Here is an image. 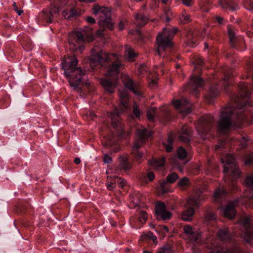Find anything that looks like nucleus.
<instances>
[{
  "label": "nucleus",
  "mask_w": 253,
  "mask_h": 253,
  "mask_svg": "<svg viewBox=\"0 0 253 253\" xmlns=\"http://www.w3.org/2000/svg\"><path fill=\"white\" fill-rule=\"evenodd\" d=\"M12 6L13 7V9L17 13L18 15H21L23 13V11L20 9H19L18 6L16 5V3L15 2H13L12 4Z\"/></svg>",
  "instance_id": "52"
},
{
  "label": "nucleus",
  "mask_w": 253,
  "mask_h": 253,
  "mask_svg": "<svg viewBox=\"0 0 253 253\" xmlns=\"http://www.w3.org/2000/svg\"><path fill=\"white\" fill-rule=\"evenodd\" d=\"M155 230L159 234H162V235L165 236L166 233L169 232V228L166 225L159 226L157 227Z\"/></svg>",
  "instance_id": "37"
},
{
  "label": "nucleus",
  "mask_w": 253,
  "mask_h": 253,
  "mask_svg": "<svg viewBox=\"0 0 253 253\" xmlns=\"http://www.w3.org/2000/svg\"><path fill=\"white\" fill-rule=\"evenodd\" d=\"M190 185V182L188 178L183 177L180 179L177 183V186L180 188H185Z\"/></svg>",
  "instance_id": "34"
},
{
  "label": "nucleus",
  "mask_w": 253,
  "mask_h": 253,
  "mask_svg": "<svg viewBox=\"0 0 253 253\" xmlns=\"http://www.w3.org/2000/svg\"><path fill=\"white\" fill-rule=\"evenodd\" d=\"M119 164L117 170H121L125 172L128 171L131 165L126 156H121L119 158Z\"/></svg>",
  "instance_id": "22"
},
{
  "label": "nucleus",
  "mask_w": 253,
  "mask_h": 253,
  "mask_svg": "<svg viewBox=\"0 0 253 253\" xmlns=\"http://www.w3.org/2000/svg\"><path fill=\"white\" fill-rule=\"evenodd\" d=\"M63 14L67 19H70L71 17L78 16V13L74 9H72L70 10V13L69 15H67L68 14L66 12H63Z\"/></svg>",
  "instance_id": "42"
},
{
  "label": "nucleus",
  "mask_w": 253,
  "mask_h": 253,
  "mask_svg": "<svg viewBox=\"0 0 253 253\" xmlns=\"http://www.w3.org/2000/svg\"><path fill=\"white\" fill-rule=\"evenodd\" d=\"M246 183L249 187L253 188V174L249 175L247 177Z\"/></svg>",
  "instance_id": "44"
},
{
  "label": "nucleus",
  "mask_w": 253,
  "mask_h": 253,
  "mask_svg": "<svg viewBox=\"0 0 253 253\" xmlns=\"http://www.w3.org/2000/svg\"><path fill=\"white\" fill-rule=\"evenodd\" d=\"M151 236V240H152L155 245H157L158 243L157 238L156 236L153 234L150 235Z\"/></svg>",
  "instance_id": "62"
},
{
  "label": "nucleus",
  "mask_w": 253,
  "mask_h": 253,
  "mask_svg": "<svg viewBox=\"0 0 253 253\" xmlns=\"http://www.w3.org/2000/svg\"><path fill=\"white\" fill-rule=\"evenodd\" d=\"M203 199L202 192L200 190L195 191L187 201L188 208L182 212V219L186 221H190L195 213L194 208H198Z\"/></svg>",
  "instance_id": "7"
},
{
  "label": "nucleus",
  "mask_w": 253,
  "mask_h": 253,
  "mask_svg": "<svg viewBox=\"0 0 253 253\" xmlns=\"http://www.w3.org/2000/svg\"><path fill=\"white\" fill-rule=\"evenodd\" d=\"M204 80L199 76H191L187 88L193 95L198 97L199 93V88L203 86Z\"/></svg>",
  "instance_id": "13"
},
{
  "label": "nucleus",
  "mask_w": 253,
  "mask_h": 253,
  "mask_svg": "<svg viewBox=\"0 0 253 253\" xmlns=\"http://www.w3.org/2000/svg\"><path fill=\"white\" fill-rule=\"evenodd\" d=\"M138 70L140 74H143L147 71V66L145 64H143L139 67Z\"/></svg>",
  "instance_id": "53"
},
{
  "label": "nucleus",
  "mask_w": 253,
  "mask_h": 253,
  "mask_svg": "<svg viewBox=\"0 0 253 253\" xmlns=\"http://www.w3.org/2000/svg\"><path fill=\"white\" fill-rule=\"evenodd\" d=\"M217 234L220 240L224 243H230L234 240L232 234L228 228H224L219 229Z\"/></svg>",
  "instance_id": "21"
},
{
  "label": "nucleus",
  "mask_w": 253,
  "mask_h": 253,
  "mask_svg": "<svg viewBox=\"0 0 253 253\" xmlns=\"http://www.w3.org/2000/svg\"><path fill=\"white\" fill-rule=\"evenodd\" d=\"M126 182L125 180L121 178V180H119V182H118V184H119V186L122 188H123L125 185Z\"/></svg>",
  "instance_id": "63"
},
{
  "label": "nucleus",
  "mask_w": 253,
  "mask_h": 253,
  "mask_svg": "<svg viewBox=\"0 0 253 253\" xmlns=\"http://www.w3.org/2000/svg\"><path fill=\"white\" fill-rule=\"evenodd\" d=\"M187 156L186 150L182 147H180L177 150V158L180 160H184Z\"/></svg>",
  "instance_id": "35"
},
{
  "label": "nucleus",
  "mask_w": 253,
  "mask_h": 253,
  "mask_svg": "<svg viewBox=\"0 0 253 253\" xmlns=\"http://www.w3.org/2000/svg\"><path fill=\"white\" fill-rule=\"evenodd\" d=\"M186 43L188 46L191 47H195L198 44V41L197 39L195 37L194 34L189 33L188 35Z\"/></svg>",
  "instance_id": "31"
},
{
  "label": "nucleus",
  "mask_w": 253,
  "mask_h": 253,
  "mask_svg": "<svg viewBox=\"0 0 253 253\" xmlns=\"http://www.w3.org/2000/svg\"><path fill=\"white\" fill-rule=\"evenodd\" d=\"M112 161V158L108 155V154H106L104 155L103 156V162L105 164H109L111 163Z\"/></svg>",
  "instance_id": "51"
},
{
  "label": "nucleus",
  "mask_w": 253,
  "mask_h": 253,
  "mask_svg": "<svg viewBox=\"0 0 253 253\" xmlns=\"http://www.w3.org/2000/svg\"><path fill=\"white\" fill-rule=\"evenodd\" d=\"M155 114H156V111L154 109H152V110H148L147 112V116L148 119L150 121L154 120Z\"/></svg>",
  "instance_id": "46"
},
{
  "label": "nucleus",
  "mask_w": 253,
  "mask_h": 253,
  "mask_svg": "<svg viewBox=\"0 0 253 253\" xmlns=\"http://www.w3.org/2000/svg\"><path fill=\"white\" fill-rule=\"evenodd\" d=\"M152 131L145 127L137 129L136 139L132 146V153L137 161L142 157L143 154L138 151V149L144 145L147 139L151 137Z\"/></svg>",
  "instance_id": "8"
},
{
  "label": "nucleus",
  "mask_w": 253,
  "mask_h": 253,
  "mask_svg": "<svg viewBox=\"0 0 253 253\" xmlns=\"http://www.w3.org/2000/svg\"><path fill=\"white\" fill-rule=\"evenodd\" d=\"M176 32L177 29L174 28H163V31L158 34L156 39L158 45L157 52L160 56L164 57L166 54H163V52L167 49H170L172 47V39Z\"/></svg>",
  "instance_id": "4"
},
{
  "label": "nucleus",
  "mask_w": 253,
  "mask_h": 253,
  "mask_svg": "<svg viewBox=\"0 0 253 253\" xmlns=\"http://www.w3.org/2000/svg\"><path fill=\"white\" fill-rule=\"evenodd\" d=\"M93 13L98 20L100 27L111 30L113 28L110 9L108 7L94 4L92 7Z\"/></svg>",
  "instance_id": "6"
},
{
  "label": "nucleus",
  "mask_w": 253,
  "mask_h": 253,
  "mask_svg": "<svg viewBox=\"0 0 253 253\" xmlns=\"http://www.w3.org/2000/svg\"><path fill=\"white\" fill-rule=\"evenodd\" d=\"M213 117L211 114L203 115L199 120L196 128L199 135L203 139L210 134L213 128Z\"/></svg>",
  "instance_id": "10"
},
{
  "label": "nucleus",
  "mask_w": 253,
  "mask_h": 253,
  "mask_svg": "<svg viewBox=\"0 0 253 253\" xmlns=\"http://www.w3.org/2000/svg\"><path fill=\"white\" fill-rule=\"evenodd\" d=\"M177 161H178L177 160H176L174 161V167H176L179 171H182L183 167L184 166V165H185V164L187 163V162H184L182 163V164H180V163H179V162H178Z\"/></svg>",
  "instance_id": "47"
},
{
  "label": "nucleus",
  "mask_w": 253,
  "mask_h": 253,
  "mask_svg": "<svg viewBox=\"0 0 253 253\" xmlns=\"http://www.w3.org/2000/svg\"><path fill=\"white\" fill-rule=\"evenodd\" d=\"M86 20L87 22L89 24H94L95 23V20L94 18L90 16L87 17Z\"/></svg>",
  "instance_id": "59"
},
{
  "label": "nucleus",
  "mask_w": 253,
  "mask_h": 253,
  "mask_svg": "<svg viewBox=\"0 0 253 253\" xmlns=\"http://www.w3.org/2000/svg\"><path fill=\"white\" fill-rule=\"evenodd\" d=\"M183 232L187 235L190 241L193 243L198 242L200 240L202 236V232L199 230H194L193 228L186 225L183 227Z\"/></svg>",
  "instance_id": "16"
},
{
  "label": "nucleus",
  "mask_w": 253,
  "mask_h": 253,
  "mask_svg": "<svg viewBox=\"0 0 253 253\" xmlns=\"http://www.w3.org/2000/svg\"><path fill=\"white\" fill-rule=\"evenodd\" d=\"M239 203H240V199H237L233 202L229 203L224 210V215L230 219L233 218L236 215L235 207Z\"/></svg>",
  "instance_id": "20"
},
{
  "label": "nucleus",
  "mask_w": 253,
  "mask_h": 253,
  "mask_svg": "<svg viewBox=\"0 0 253 253\" xmlns=\"http://www.w3.org/2000/svg\"><path fill=\"white\" fill-rule=\"evenodd\" d=\"M247 139L245 137H242L240 141V144L242 148H245L247 146Z\"/></svg>",
  "instance_id": "54"
},
{
  "label": "nucleus",
  "mask_w": 253,
  "mask_h": 253,
  "mask_svg": "<svg viewBox=\"0 0 253 253\" xmlns=\"http://www.w3.org/2000/svg\"><path fill=\"white\" fill-rule=\"evenodd\" d=\"M166 159L164 157L160 159H153L149 161V165L154 169H158L163 167L165 163Z\"/></svg>",
  "instance_id": "30"
},
{
  "label": "nucleus",
  "mask_w": 253,
  "mask_h": 253,
  "mask_svg": "<svg viewBox=\"0 0 253 253\" xmlns=\"http://www.w3.org/2000/svg\"><path fill=\"white\" fill-rule=\"evenodd\" d=\"M191 135V129L187 125L183 126L180 131L179 136V140L185 143H188L190 141V137Z\"/></svg>",
  "instance_id": "23"
},
{
  "label": "nucleus",
  "mask_w": 253,
  "mask_h": 253,
  "mask_svg": "<svg viewBox=\"0 0 253 253\" xmlns=\"http://www.w3.org/2000/svg\"><path fill=\"white\" fill-rule=\"evenodd\" d=\"M172 103L176 110L183 115H186L191 111L192 104L186 98L175 100Z\"/></svg>",
  "instance_id": "14"
},
{
  "label": "nucleus",
  "mask_w": 253,
  "mask_h": 253,
  "mask_svg": "<svg viewBox=\"0 0 253 253\" xmlns=\"http://www.w3.org/2000/svg\"><path fill=\"white\" fill-rule=\"evenodd\" d=\"M166 149L167 152H170L172 150V146L171 144L166 145Z\"/></svg>",
  "instance_id": "64"
},
{
  "label": "nucleus",
  "mask_w": 253,
  "mask_h": 253,
  "mask_svg": "<svg viewBox=\"0 0 253 253\" xmlns=\"http://www.w3.org/2000/svg\"><path fill=\"white\" fill-rule=\"evenodd\" d=\"M240 96L244 99L248 101V100L250 98L251 92L250 89L247 87V85L245 84H242L240 86ZM250 105V102L247 101L246 104H245L244 106Z\"/></svg>",
  "instance_id": "26"
},
{
  "label": "nucleus",
  "mask_w": 253,
  "mask_h": 253,
  "mask_svg": "<svg viewBox=\"0 0 253 253\" xmlns=\"http://www.w3.org/2000/svg\"><path fill=\"white\" fill-rule=\"evenodd\" d=\"M155 212L156 218L158 220H168L170 219L172 214L171 212L167 210L165 204L161 201L156 203Z\"/></svg>",
  "instance_id": "12"
},
{
  "label": "nucleus",
  "mask_w": 253,
  "mask_h": 253,
  "mask_svg": "<svg viewBox=\"0 0 253 253\" xmlns=\"http://www.w3.org/2000/svg\"><path fill=\"white\" fill-rule=\"evenodd\" d=\"M133 115L136 117L139 118L140 115V112L137 104L134 102L133 104Z\"/></svg>",
  "instance_id": "45"
},
{
  "label": "nucleus",
  "mask_w": 253,
  "mask_h": 253,
  "mask_svg": "<svg viewBox=\"0 0 253 253\" xmlns=\"http://www.w3.org/2000/svg\"><path fill=\"white\" fill-rule=\"evenodd\" d=\"M163 114L164 115L166 121H169L171 119L170 112L167 108H163L162 109Z\"/></svg>",
  "instance_id": "43"
},
{
  "label": "nucleus",
  "mask_w": 253,
  "mask_h": 253,
  "mask_svg": "<svg viewBox=\"0 0 253 253\" xmlns=\"http://www.w3.org/2000/svg\"><path fill=\"white\" fill-rule=\"evenodd\" d=\"M157 253H173L172 250L169 245L161 247Z\"/></svg>",
  "instance_id": "40"
},
{
  "label": "nucleus",
  "mask_w": 253,
  "mask_h": 253,
  "mask_svg": "<svg viewBox=\"0 0 253 253\" xmlns=\"http://www.w3.org/2000/svg\"><path fill=\"white\" fill-rule=\"evenodd\" d=\"M101 84L106 91L110 93L114 92L115 86L111 80L103 79L101 81Z\"/></svg>",
  "instance_id": "28"
},
{
  "label": "nucleus",
  "mask_w": 253,
  "mask_h": 253,
  "mask_svg": "<svg viewBox=\"0 0 253 253\" xmlns=\"http://www.w3.org/2000/svg\"><path fill=\"white\" fill-rule=\"evenodd\" d=\"M218 3L224 9L234 11L238 9L236 0H218Z\"/></svg>",
  "instance_id": "24"
},
{
  "label": "nucleus",
  "mask_w": 253,
  "mask_h": 253,
  "mask_svg": "<svg viewBox=\"0 0 253 253\" xmlns=\"http://www.w3.org/2000/svg\"><path fill=\"white\" fill-rule=\"evenodd\" d=\"M150 234H153L152 233H149L148 234L141 235L140 237L141 240L144 241H148L149 240H151V236L150 235Z\"/></svg>",
  "instance_id": "49"
},
{
  "label": "nucleus",
  "mask_w": 253,
  "mask_h": 253,
  "mask_svg": "<svg viewBox=\"0 0 253 253\" xmlns=\"http://www.w3.org/2000/svg\"><path fill=\"white\" fill-rule=\"evenodd\" d=\"M86 118L88 119L93 120V118L96 116L94 112L89 111L86 114Z\"/></svg>",
  "instance_id": "56"
},
{
  "label": "nucleus",
  "mask_w": 253,
  "mask_h": 253,
  "mask_svg": "<svg viewBox=\"0 0 253 253\" xmlns=\"http://www.w3.org/2000/svg\"><path fill=\"white\" fill-rule=\"evenodd\" d=\"M178 178V174L175 172H171L168 175L165 181L160 183V189L163 193H168L169 189L166 186L168 183H174Z\"/></svg>",
  "instance_id": "19"
},
{
  "label": "nucleus",
  "mask_w": 253,
  "mask_h": 253,
  "mask_svg": "<svg viewBox=\"0 0 253 253\" xmlns=\"http://www.w3.org/2000/svg\"><path fill=\"white\" fill-rule=\"evenodd\" d=\"M228 194L227 191L223 188H218L217 189L214 193V197L217 199L219 200L222 198V197L226 196Z\"/></svg>",
  "instance_id": "33"
},
{
  "label": "nucleus",
  "mask_w": 253,
  "mask_h": 253,
  "mask_svg": "<svg viewBox=\"0 0 253 253\" xmlns=\"http://www.w3.org/2000/svg\"><path fill=\"white\" fill-rule=\"evenodd\" d=\"M221 162L223 164L225 180L230 189L234 190L236 189L235 181L240 174L235 158L231 154H228L221 159Z\"/></svg>",
  "instance_id": "3"
},
{
  "label": "nucleus",
  "mask_w": 253,
  "mask_h": 253,
  "mask_svg": "<svg viewBox=\"0 0 253 253\" xmlns=\"http://www.w3.org/2000/svg\"><path fill=\"white\" fill-rule=\"evenodd\" d=\"M110 178H111L110 182L115 185L116 183H118V182H119V180H121V177H119L118 176H114L113 177H110Z\"/></svg>",
  "instance_id": "57"
},
{
  "label": "nucleus",
  "mask_w": 253,
  "mask_h": 253,
  "mask_svg": "<svg viewBox=\"0 0 253 253\" xmlns=\"http://www.w3.org/2000/svg\"><path fill=\"white\" fill-rule=\"evenodd\" d=\"M200 6L202 11L208 12L211 8L210 2L208 0H204L200 3Z\"/></svg>",
  "instance_id": "36"
},
{
  "label": "nucleus",
  "mask_w": 253,
  "mask_h": 253,
  "mask_svg": "<svg viewBox=\"0 0 253 253\" xmlns=\"http://www.w3.org/2000/svg\"><path fill=\"white\" fill-rule=\"evenodd\" d=\"M215 20L216 22L219 24H224V19L222 17L220 16H216L215 17Z\"/></svg>",
  "instance_id": "58"
},
{
  "label": "nucleus",
  "mask_w": 253,
  "mask_h": 253,
  "mask_svg": "<svg viewBox=\"0 0 253 253\" xmlns=\"http://www.w3.org/2000/svg\"><path fill=\"white\" fill-rule=\"evenodd\" d=\"M123 81L125 86L135 95L138 96L142 95V93L140 90V85L138 83H134L128 76H126L124 77L123 79Z\"/></svg>",
  "instance_id": "17"
},
{
  "label": "nucleus",
  "mask_w": 253,
  "mask_h": 253,
  "mask_svg": "<svg viewBox=\"0 0 253 253\" xmlns=\"http://www.w3.org/2000/svg\"><path fill=\"white\" fill-rule=\"evenodd\" d=\"M219 84H212L211 85L209 89L208 101L209 103H211L212 100L215 98L219 93Z\"/></svg>",
  "instance_id": "25"
},
{
  "label": "nucleus",
  "mask_w": 253,
  "mask_h": 253,
  "mask_svg": "<svg viewBox=\"0 0 253 253\" xmlns=\"http://www.w3.org/2000/svg\"><path fill=\"white\" fill-rule=\"evenodd\" d=\"M230 243L231 244V246L227 247L225 248L226 250V253H242V250L240 247L234 240H233L232 242H230Z\"/></svg>",
  "instance_id": "29"
},
{
  "label": "nucleus",
  "mask_w": 253,
  "mask_h": 253,
  "mask_svg": "<svg viewBox=\"0 0 253 253\" xmlns=\"http://www.w3.org/2000/svg\"><path fill=\"white\" fill-rule=\"evenodd\" d=\"M148 21V18L144 14L138 13L135 16V24L139 28L143 27Z\"/></svg>",
  "instance_id": "27"
},
{
  "label": "nucleus",
  "mask_w": 253,
  "mask_h": 253,
  "mask_svg": "<svg viewBox=\"0 0 253 253\" xmlns=\"http://www.w3.org/2000/svg\"><path fill=\"white\" fill-rule=\"evenodd\" d=\"M126 55L129 60L133 59L136 56V54L134 52L133 48L129 45H126L125 47Z\"/></svg>",
  "instance_id": "32"
},
{
  "label": "nucleus",
  "mask_w": 253,
  "mask_h": 253,
  "mask_svg": "<svg viewBox=\"0 0 253 253\" xmlns=\"http://www.w3.org/2000/svg\"><path fill=\"white\" fill-rule=\"evenodd\" d=\"M147 219V213L144 211H141L139 212L138 216V221L142 224H143L145 223Z\"/></svg>",
  "instance_id": "38"
},
{
  "label": "nucleus",
  "mask_w": 253,
  "mask_h": 253,
  "mask_svg": "<svg viewBox=\"0 0 253 253\" xmlns=\"http://www.w3.org/2000/svg\"><path fill=\"white\" fill-rule=\"evenodd\" d=\"M253 164V154L248 153L245 156V164L246 166H250Z\"/></svg>",
  "instance_id": "39"
},
{
  "label": "nucleus",
  "mask_w": 253,
  "mask_h": 253,
  "mask_svg": "<svg viewBox=\"0 0 253 253\" xmlns=\"http://www.w3.org/2000/svg\"><path fill=\"white\" fill-rule=\"evenodd\" d=\"M78 62L77 57L71 56L63 60L61 64L62 69L64 71V75L68 78L70 85L74 90L81 92L82 88L79 85L82 83V80L85 71L77 67Z\"/></svg>",
  "instance_id": "2"
},
{
  "label": "nucleus",
  "mask_w": 253,
  "mask_h": 253,
  "mask_svg": "<svg viewBox=\"0 0 253 253\" xmlns=\"http://www.w3.org/2000/svg\"><path fill=\"white\" fill-rule=\"evenodd\" d=\"M238 113V119L241 121L245 120L247 118L246 115L243 112L242 110L238 111L237 112Z\"/></svg>",
  "instance_id": "50"
},
{
  "label": "nucleus",
  "mask_w": 253,
  "mask_h": 253,
  "mask_svg": "<svg viewBox=\"0 0 253 253\" xmlns=\"http://www.w3.org/2000/svg\"><path fill=\"white\" fill-rule=\"evenodd\" d=\"M228 33L229 36V40L232 47L236 48H244V42L242 37H236L235 34L231 27L228 26Z\"/></svg>",
  "instance_id": "15"
},
{
  "label": "nucleus",
  "mask_w": 253,
  "mask_h": 253,
  "mask_svg": "<svg viewBox=\"0 0 253 253\" xmlns=\"http://www.w3.org/2000/svg\"><path fill=\"white\" fill-rule=\"evenodd\" d=\"M205 219L206 221H211L215 219V216L214 213L207 211L204 215Z\"/></svg>",
  "instance_id": "41"
},
{
  "label": "nucleus",
  "mask_w": 253,
  "mask_h": 253,
  "mask_svg": "<svg viewBox=\"0 0 253 253\" xmlns=\"http://www.w3.org/2000/svg\"><path fill=\"white\" fill-rule=\"evenodd\" d=\"M121 98V103L122 105L120 109H116L113 112L110 113L108 115L109 117L111 120V125L114 128H122V125L120 122V114L125 111L127 107V99H128V94L126 91L121 92L119 94ZM122 129V133L123 135L124 130Z\"/></svg>",
  "instance_id": "9"
},
{
  "label": "nucleus",
  "mask_w": 253,
  "mask_h": 253,
  "mask_svg": "<svg viewBox=\"0 0 253 253\" xmlns=\"http://www.w3.org/2000/svg\"><path fill=\"white\" fill-rule=\"evenodd\" d=\"M71 45H73L75 49H77L78 46L79 50L82 51L84 48L82 45L84 43V39L83 34L80 32H76L74 33V39H72L71 37L69 40Z\"/></svg>",
  "instance_id": "18"
},
{
  "label": "nucleus",
  "mask_w": 253,
  "mask_h": 253,
  "mask_svg": "<svg viewBox=\"0 0 253 253\" xmlns=\"http://www.w3.org/2000/svg\"><path fill=\"white\" fill-rule=\"evenodd\" d=\"M246 8L253 12V1L249 0L245 3Z\"/></svg>",
  "instance_id": "48"
},
{
  "label": "nucleus",
  "mask_w": 253,
  "mask_h": 253,
  "mask_svg": "<svg viewBox=\"0 0 253 253\" xmlns=\"http://www.w3.org/2000/svg\"><path fill=\"white\" fill-rule=\"evenodd\" d=\"M106 186L109 190H113L116 187V185L111 182H107L106 183Z\"/></svg>",
  "instance_id": "55"
},
{
  "label": "nucleus",
  "mask_w": 253,
  "mask_h": 253,
  "mask_svg": "<svg viewBox=\"0 0 253 253\" xmlns=\"http://www.w3.org/2000/svg\"><path fill=\"white\" fill-rule=\"evenodd\" d=\"M183 4L184 5L190 6L192 5V0H182Z\"/></svg>",
  "instance_id": "61"
},
{
  "label": "nucleus",
  "mask_w": 253,
  "mask_h": 253,
  "mask_svg": "<svg viewBox=\"0 0 253 253\" xmlns=\"http://www.w3.org/2000/svg\"><path fill=\"white\" fill-rule=\"evenodd\" d=\"M90 65H100L107 67L106 76L112 78V80L118 78L120 68L122 65L119 57L114 53H107L102 50L96 51L95 48L91 50Z\"/></svg>",
  "instance_id": "1"
},
{
  "label": "nucleus",
  "mask_w": 253,
  "mask_h": 253,
  "mask_svg": "<svg viewBox=\"0 0 253 253\" xmlns=\"http://www.w3.org/2000/svg\"><path fill=\"white\" fill-rule=\"evenodd\" d=\"M234 111L231 106L222 108L217 124V129L219 132L225 133L234 126Z\"/></svg>",
  "instance_id": "5"
},
{
  "label": "nucleus",
  "mask_w": 253,
  "mask_h": 253,
  "mask_svg": "<svg viewBox=\"0 0 253 253\" xmlns=\"http://www.w3.org/2000/svg\"><path fill=\"white\" fill-rule=\"evenodd\" d=\"M68 0H54V3H51L50 10H43L41 13L42 18L47 23L53 22L54 14L59 13L60 9L62 5L67 3Z\"/></svg>",
  "instance_id": "11"
},
{
  "label": "nucleus",
  "mask_w": 253,
  "mask_h": 253,
  "mask_svg": "<svg viewBox=\"0 0 253 253\" xmlns=\"http://www.w3.org/2000/svg\"><path fill=\"white\" fill-rule=\"evenodd\" d=\"M149 181H151L155 178V175L153 172H149L147 175Z\"/></svg>",
  "instance_id": "60"
}]
</instances>
